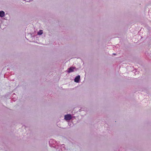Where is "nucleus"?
<instances>
[{"mask_svg": "<svg viewBox=\"0 0 151 151\" xmlns=\"http://www.w3.org/2000/svg\"><path fill=\"white\" fill-rule=\"evenodd\" d=\"M71 119L72 116L70 114H68L65 116V119L66 120H70Z\"/></svg>", "mask_w": 151, "mask_h": 151, "instance_id": "1", "label": "nucleus"}, {"mask_svg": "<svg viewBox=\"0 0 151 151\" xmlns=\"http://www.w3.org/2000/svg\"><path fill=\"white\" fill-rule=\"evenodd\" d=\"M80 76L78 75L74 79L75 82L78 83L79 82V80H80Z\"/></svg>", "mask_w": 151, "mask_h": 151, "instance_id": "2", "label": "nucleus"}, {"mask_svg": "<svg viewBox=\"0 0 151 151\" xmlns=\"http://www.w3.org/2000/svg\"><path fill=\"white\" fill-rule=\"evenodd\" d=\"M74 68L73 67H70L68 69V73H69L71 72H73V70L74 69Z\"/></svg>", "mask_w": 151, "mask_h": 151, "instance_id": "3", "label": "nucleus"}, {"mask_svg": "<svg viewBox=\"0 0 151 151\" xmlns=\"http://www.w3.org/2000/svg\"><path fill=\"white\" fill-rule=\"evenodd\" d=\"M5 13L4 12L2 11H0V17H3L4 16Z\"/></svg>", "mask_w": 151, "mask_h": 151, "instance_id": "4", "label": "nucleus"}, {"mask_svg": "<svg viewBox=\"0 0 151 151\" xmlns=\"http://www.w3.org/2000/svg\"><path fill=\"white\" fill-rule=\"evenodd\" d=\"M43 33V31L42 30H40L37 32V34L38 35H41Z\"/></svg>", "mask_w": 151, "mask_h": 151, "instance_id": "5", "label": "nucleus"}, {"mask_svg": "<svg viewBox=\"0 0 151 151\" xmlns=\"http://www.w3.org/2000/svg\"><path fill=\"white\" fill-rule=\"evenodd\" d=\"M113 54L114 55H116L115 54Z\"/></svg>", "mask_w": 151, "mask_h": 151, "instance_id": "6", "label": "nucleus"}]
</instances>
